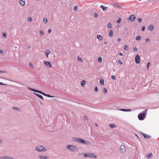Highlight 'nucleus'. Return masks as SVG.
Masks as SVG:
<instances>
[{
    "label": "nucleus",
    "instance_id": "obj_62",
    "mask_svg": "<svg viewBox=\"0 0 159 159\" xmlns=\"http://www.w3.org/2000/svg\"><path fill=\"white\" fill-rule=\"evenodd\" d=\"M40 104H42V102H40Z\"/></svg>",
    "mask_w": 159,
    "mask_h": 159
},
{
    "label": "nucleus",
    "instance_id": "obj_29",
    "mask_svg": "<svg viewBox=\"0 0 159 159\" xmlns=\"http://www.w3.org/2000/svg\"><path fill=\"white\" fill-rule=\"evenodd\" d=\"M128 47L127 45H125L124 47V49L126 51H127L128 50Z\"/></svg>",
    "mask_w": 159,
    "mask_h": 159
},
{
    "label": "nucleus",
    "instance_id": "obj_16",
    "mask_svg": "<svg viewBox=\"0 0 159 159\" xmlns=\"http://www.w3.org/2000/svg\"><path fill=\"white\" fill-rule=\"evenodd\" d=\"M19 2L22 6H24L25 5V2L24 1L22 0H20L19 1Z\"/></svg>",
    "mask_w": 159,
    "mask_h": 159
},
{
    "label": "nucleus",
    "instance_id": "obj_31",
    "mask_svg": "<svg viewBox=\"0 0 159 159\" xmlns=\"http://www.w3.org/2000/svg\"><path fill=\"white\" fill-rule=\"evenodd\" d=\"M43 21L45 24H46L48 22V20L46 18H44L43 20Z\"/></svg>",
    "mask_w": 159,
    "mask_h": 159
},
{
    "label": "nucleus",
    "instance_id": "obj_49",
    "mask_svg": "<svg viewBox=\"0 0 159 159\" xmlns=\"http://www.w3.org/2000/svg\"><path fill=\"white\" fill-rule=\"evenodd\" d=\"M7 84H4L2 82H0V85H6Z\"/></svg>",
    "mask_w": 159,
    "mask_h": 159
},
{
    "label": "nucleus",
    "instance_id": "obj_19",
    "mask_svg": "<svg viewBox=\"0 0 159 159\" xmlns=\"http://www.w3.org/2000/svg\"><path fill=\"white\" fill-rule=\"evenodd\" d=\"M153 28H154V26H153V25H151L150 26H149L148 27V29L150 31H152L153 30Z\"/></svg>",
    "mask_w": 159,
    "mask_h": 159
},
{
    "label": "nucleus",
    "instance_id": "obj_11",
    "mask_svg": "<svg viewBox=\"0 0 159 159\" xmlns=\"http://www.w3.org/2000/svg\"><path fill=\"white\" fill-rule=\"evenodd\" d=\"M0 159H14V158L11 157L5 156L4 157H0Z\"/></svg>",
    "mask_w": 159,
    "mask_h": 159
},
{
    "label": "nucleus",
    "instance_id": "obj_42",
    "mask_svg": "<svg viewBox=\"0 0 159 159\" xmlns=\"http://www.w3.org/2000/svg\"><path fill=\"white\" fill-rule=\"evenodd\" d=\"M133 50L134 51L136 52V51H137L138 49L136 47H134V48Z\"/></svg>",
    "mask_w": 159,
    "mask_h": 159
},
{
    "label": "nucleus",
    "instance_id": "obj_39",
    "mask_svg": "<svg viewBox=\"0 0 159 159\" xmlns=\"http://www.w3.org/2000/svg\"><path fill=\"white\" fill-rule=\"evenodd\" d=\"M111 78L113 80H116V77L114 75H112L111 76Z\"/></svg>",
    "mask_w": 159,
    "mask_h": 159
},
{
    "label": "nucleus",
    "instance_id": "obj_46",
    "mask_svg": "<svg viewBox=\"0 0 159 159\" xmlns=\"http://www.w3.org/2000/svg\"><path fill=\"white\" fill-rule=\"evenodd\" d=\"M46 97H50V98H52L53 97L49 95V94H47Z\"/></svg>",
    "mask_w": 159,
    "mask_h": 159
},
{
    "label": "nucleus",
    "instance_id": "obj_59",
    "mask_svg": "<svg viewBox=\"0 0 159 159\" xmlns=\"http://www.w3.org/2000/svg\"><path fill=\"white\" fill-rule=\"evenodd\" d=\"M95 125L97 127L98 126V125L97 124H96V123L95 124Z\"/></svg>",
    "mask_w": 159,
    "mask_h": 159
},
{
    "label": "nucleus",
    "instance_id": "obj_55",
    "mask_svg": "<svg viewBox=\"0 0 159 159\" xmlns=\"http://www.w3.org/2000/svg\"><path fill=\"white\" fill-rule=\"evenodd\" d=\"M115 6L117 7H120L119 5L118 4L116 5Z\"/></svg>",
    "mask_w": 159,
    "mask_h": 159
},
{
    "label": "nucleus",
    "instance_id": "obj_2",
    "mask_svg": "<svg viewBox=\"0 0 159 159\" xmlns=\"http://www.w3.org/2000/svg\"><path fill=\"white\" fill-rule=\"evenodd\" d=\"M66 147L67 150H69L72 152L77 151L78 150L77 147L73 145H67Z\"/></svg>",
    "mask_w": 159,
    "mask_h": 159
},
{
    "label": "nucleus",
    "instance_id": "obj_7",
    "mask_svg": "<svg viewBox=\"0 0 159 159\" xmlns=\"http://www.w3.org/2000/svg\"><path fill=\"white\" fill-rule=\"evenodd\" d=\"M120 151L121 153H124L126 151V148L125 146L122 145L120 147Z\"/></svg>",
    "mask_w": 159,
    "mask_h": 159
},
{
    "label": "nucleus",
    "instance_id": "obj_10",
    "mask_svg": "<svg viewBox=\"0 0 159 159\" xmlns=\"http://www.w3.org/2000/svg\"><path fill=\"white\" fill-rule=\"evenodd\" d=\"M44 63L47 66L51 67H52V65L51 63L49 61H44Z\"/></svg>",
    "mask_w": 159,
    "mask_h": 159
},
{
    "label": "nucleus",
    "instance_id": "obj_14",
    "mask_svg": "<svg viewBox=\"0 0 159 159\" xmlns=\"http://www.w3.org/2000/svg\"><path fill=\"white\" fill-rule=\"evenodd\" d=\"M119 110L122 111H131V110L130 109H122V108H120L119 109Z\"/></svg>",
    "mask_w": 159,
    "mask_h": 159
},
{
    "label": "nucleus",
    "instance_id": "obj_9",
    "mask_svg": "<svg viewBox=\"0 0 159 159\" xmlns=\"http://www.w3.org/2000/svg\"><path fill=\"white\" fill-rule=\"evenodd\" d=\"M38 157L40 159H48V158L47 156H44L41 155H39Z\"/></svg>",
    "mask_w": 159,
    "mask_h": 159
},
{
    "label": "nucleus",
    "instance_id": "obj_6",
    "mask_svg": "<svg viewBox=\"0 0 159 159\" xmlns=\"http://www.w3.org/2000/svg\"><path fill=\"white\" fill-rule=\"evenodd\" d=\"M28 88L30 90H31V91H33L35 92H37V93H41V94L44 95V96H46L47 94L44 93H43V92H42V91H40L38 90H36V89H34L31 88H29V87H28Z\"/></svg>",
    "mask_w": 159,
    "mask_h": 159
},
{
    "label": "nucleus",
    "instance_id": "obj_12",
    "mask_svg": "<svg viewBox=\"0 0 159 159\" xmlns=\"http://www.w3.org/2000/svg\"><path fill=\"white\" fill-rule=\"evenodd\" d=\"M142 134L144 137L145 139H149L151 137V136L149 135H147V134L143 133H142Z\"/></svg>",
    "mask_w": 159,
    "mask_h": 159
},
{
    "label": "nucleus",
    "instance_id": "obj_37",
    "mask_svg": "<svg viewBox=\"0 0 159 159\" xmlns=\"http://www.w3.org/2000/svg\"><path fill=\"white\" fill-rule=\"evenodd\" d=\"M40 32V34L42 35H43L44 34V33L43 31V30H40L39 31Z\"/></svg>",
    "mask_w": 159,
    "mask_h": 159
},
{
    "label": "nucleus",
    "instance_id": "obj_34",
    "mask_svg": "<svg viewBox=\"0 0 159 159\" xmlns=\"http://www.w3.org/2000/svg\"><path fill=\"white\" fill-rule=\"evenodd\" d=\"M28 21L31 22L32 21V18L31 17H28Z\"/></svg>",
    "mask_w": 159,
    "mask_h": 159
},
{
    "label": "nucleus",
    "instance_id": "obj_40",
    "mask_svg": "<svg viewBox=\"0 0 159 159\" xmlns=\"http://www.w3.org/2000/svg\"><path fill=\"white\" fill-rule=\"evenodd\" d=\"M94 16L95 18H97L98 16V15L96 13H94Z\"/></svg>",
    "mask_w": 159,
    "mask_h": 159
},
{
    "label": "nucleus",
    "instance_id": "obj_50",
    "mask_svg": "<svg viewBox=\"0 0 159 159\" xmlns=\"http://www.w3.org/2000/svg\"><path fill=\"white\" fill-rule=\"evenodd\" d=\"M150 65V62H148L147 64V67L148 69V68L149 66Z\"/></svg>",
    "mask_w": 159,
    "mask_h": 159
},
{
    "label": "nucleus",
    "instance_id": "obj_5",
    "mask_svg": "<svg viewBox=\"0 0 159 159\" xmlns=\"http://www.w3.org/2000/svg\"><path fill=\"white\" fill-rule=\"evenodd\" d=\"M145 113H139L138 115V118L140 120H143L145 118Z\"/></svg>",
    "mask_w": 159,
    "mask_h": 159
},
{
    "label": "nucleus",
    "instance_id": "obj_15",
    "mask_svg": "<svg viewBox=\"0 0 159 159\" xmlns=\"http://www.w3.org/2000/svg\"><path fill=\"white\" fill-rule=\"evenodd\" d=\"M146 157H147L148 159L150 158H152V153H150L148 154H147L146 155Z\"/></svg>",
    "mask_w": 159,
    "mask_h": 159
},
{
    "label": "nucleus",
    "instance_id": "obj_52",
    "mask_svg": "<svg viewBox=\"0 0 159 159\" xmlns=\"http://www.w3.org/2000/svg\"><path fill=\"white\" fill-rule=\"evenodd\" d=\"M0 53L1 54L3 53V51L1 50H0Z\"/></svg>",
    "mask_w": 159,
    "mask_h": 159
},
{
    "label": "nucleus",
    "instance_id": "obj_1",
    "mask_svg": "<svg viewBox=\"0 0 159 159\" xmlns=\"http://www.w3.org/2000/svg\"><path fill=\"white\" fill-rule=\"evenodd\" d=\"M72 140L76 142L80 143L85 145H89V142L86 141L84 139L78 137H74L72 139Z\"/></svg>",
    "mask_w": 159,
    "mask_h": 159
},
{
    "label": "nucleus",
    "instance_id": "obj_51",
    "mask_svg": "<svg viewBox=\"0 0 159 159\" xmlns=\"http://www.w3.org/2000/svg\"><path fill=\"white\" fill-rule=\"evenodd\" d=\"M2 143H3L2 140V139H0V144H2Z\"/></svg>",
    "mask_w": 159,
    "mask_h": 159
},
{
    "label": "nucleus",
    "instance_id": "obj_20",
    "mask_svg": "<svg viewBox=\"0 0 159 159\" xmlns=\"http://www.w3.org/2000/svg\"><path fill=\"white\" fill-rule=\"evenodd\" d=\"M97 38L99 40H101L102 39V37L101 35H98L97 36Z\"/></svg>",
    "mask_w": 159,
    "mask_h": 159
},
{
    "label": "nucleus",
    "instance_id": "obj_47",
    "mask_svg": "<svg viewBox=\"0 0 159 159\" xmlns=\"http://www.w3.org/2000/svg\"><path fill=\"white\" fill-rule=\"evenodd\" d=\"M145 27L144 26H143L142 27L141 30L143 31H144L145 30Z\"/></svg>",
    "mask_w": 159,
    "mask_h": 159
},
{
    "label": "nucleus",
    "instance_id": "obj_45",
    "mask_svg": "<svg viewBox=\"0 0 159 159\" xmlns=\"http://www.w3.org/2000/svg\"><path fill=\"white\" fill-rule=\"evenodd\" d=\"M118 62L120 65H122V61L120 60L118 61Z\"/></svg>",
    "mask_w": 159,
    "mask_h": 159
},
{
    "label": "nucleus",
    "instance_id": "obj_13",
    "mask_svg": "<svg viewBox=\"0 0 159 159\" xmlns=\"http://www.w3.org/2000/svg\"><path fill=\"white\" fill-rule=\"evenodd\" d=\"M135 16L134 15H131L129 17L130 20L132 21H134L135 19Z\"/></svg>",
    "mask_w": 159,
    "mask_h": 159
},
{
    "label": "nucleus",
    "instance_id": "obj_41",
    "mask_svg": "<svg viewBox=\"0 0 159 159\" xmlns=\"http://www.w3.org/2000/svg\"><path fill=\"white\" fill-rule=\"evenodd\" d=\"M138 21L139 22H141L142 21V19L141 18H139L138 19Z\"/></svg>",
    "mask_w": 159,
    "mask_h": 159
},
{
    "label": "nucleus",
    "instance_id": "obj_44",
    "mask_svg": "<svg viewBox=\"0 0 159 159\" xmlns=\"http://www.w3.org/2000/svg\"><path fill=\"white\" fill-rule=\"evenodd\" d=\"M145 41L146 42H148L150 41V40L149 39H145Z\"/></svg>",
    "mask_w": 159,
    "mask_h": 159
},
{
    "label": "nucleus",
    "instance_id": "obj_32",
    "mask_svg": "<svg viewBox=\"0 0 159 159\" xmlns=\"http://www.w3.org/2000/svg\"><path fill=\"white\" fill-rule=\"evenodd\" d=\"M78 60L80 62H82L83 61L82 59L80 57H78Z\"/></svg>",
    "mask_w": 159,
    "mask_h": 159
},
{
    "label": "nucleus",
    "instance_id": "obj_35",
    "mask_svg": "<svg viewBox=\"0 0 159 159\" xmlns=\"http://www.w3.org/2000/svg\"><path fill=\"white\" fill-rule=\"evenodd\" d=\"M94 90L95 92H97L98 91V87L97 86H96L94 88Z\"/></svg>",
    "mask_w": 159,
    "mask_h": 159
},
{
    "label": "nucleus",
    "instance_id": "obj_60",
    "mask_svg": "<svg viewBox=\"0 0 159 159\" xmlns=\"http://www.w3.org/2000/svg\"><path fill=\"white\" fill-rule=\"evenodd\" d=\"M0 72L1 73H3V72L2 71H0Z\"/></svg>",
    "mask_w": 159,
    "mask_h": 159
},
{
    "label": "nucleus",
    "instance_id": "obj_36",
    "mask_svg": "<svg viewBox=\"0 0 159 159\" xmlns=\"http://www.w3.org/2000/svg\"><path fill=\"white\" fill-rule=\"evenodd\" d=\"M121 19L120 18L117 21V23L119 24L120 23L121 21Z\"/></svg>",
    "mask_w": 159,
    "mask_h": 159
},
{
    "label": "nucleus",
    "instance_id": "obj_21",
    "mask_svg": "<svg viewBox=\"0 0 159 159\" xmlns=\"http://www.w3.org/2000/svg\"><path fill=\"white\" fill-rule=\"evenodd\" d=\"M86 82L84 80H83L81 82V85L82 86L84 87L85 84Z\"/></svg>",
    "mask_w": 159,
    "mask_h": 159
},
{
    "label": "nucleus",
    "instance_id": "obj_58",
    "mask_svg": "<svg viewBox=\"0 0 159 159\" xmlns=\"http://www.w3.org/2000/svg\"><path fill=\"white\" fill-rule=\"evenodd\" d=\"M27 48L29 49H30V48H31V47L30 46H28V47H27Z\"/></svg>",
    "mask_w": 159,
    "mask_h": 159
},
{
    "label": "nucleus",
    "instance_id": "obj_30",
    "mask_svg": "<svg viewBox=\"0 0 159 159\" xmlns=\"http://www.w3.org/2000/svg\"><path fill=\"white\" fill-rule=\"evenodd\" d=\"M108 26L110 29H111L112 28V26L111 23H109L108 24Z\"/></svg>",
    "mask_w": 159,
    "mask_h": 159
},
{
    "label": "nucleus",
    "instance_id": "obj_56",
    "mask_svg": "<svg viewBox=\"0 0 159 159\" xmlns=\"http://www.w3.org/2000/svg\"><path fill=\"white\" fill-rule=\"evenodd\" d=\"M121 41V39H118V41L119 42H120Z\"/></svg>",
    "mask_w": 159,
    "mask_h": 159
},
{
    "label": "nucleus",
    "instance_id": "obj_57",
    "mask_svg": "<svg viewBox=\"0 0 159 159\" xmlns=\"http://www.w3.org/2000/svg\"><path fill=\"white\" fill-rule=\"evenodd\" d=\"M30 67H31L32 66V67H33V65L32 64H31V63L30 64Z\"/></svg>",
    "mask_w": 159,
    "mask_h": 159
},
{
    "label": "nucleus",
    "instance_id": "obj_22",
    "mask_svg": "<svg viewBox=\"0 0 159 159\" xmlns=\"http://www.w3.org/2000/svg\"><path fill=\"white\" fill-rule=\"evenodd\" d=\"M34 94L36 95L37 96H38V97H39V98H41V99H42L43 100L44 99H43V97L40 95H39L38 94H37V93H34Z\"/></svg>",
    "mask_w": 159,
    "mask_h": 159
},
{
    "label": "nucleus",
    "instance_id": "obj_17",
    "mask_svg": "<svg viewBox=\"0 0 159 159\" xmlns=\"http://www.w3.org/2000/svg\"><path fill=\"white\" fill-rule=\"evenodd\" d=\"M46 54L47 57H48V55L51 53V52L49 50H47L45 52Z\"/></svg>",
    "mask_w": 159,
    "mask_h": 159
},
{
    "label": "nucleus",
    "instance_id": "obj_3",
    "mask_svg": "<svg viewBox=\"0 0 159 159\" xmlns=\"http://www.w3.org/2000/svg\"><path fill=\"white\" fill-rule=\"evenodd\" d=\"M82 155L85 157H90L96 158V156L92 153L88 152L86 153H82Z\"/></svg>",
    "mask_w": 159,
    "mask_h": 159
},
{
    "label": "nucleus",
    "instance_id": "obj_18",
    "mask_svg": "<svg viewBox=\"0 0 159 159\" xmlns=\"http://www.w3.org/2000/svg\"><path fill=\"white\" fill-rule=\"evenodd\" d=\"M104 80L102 79H101L100 80V84L102 85H104Z\"/></svg>",
    "mask_w": 159,
    "mask_h": 159
},
{
    "label": "nucleus",
    "instance_id": "obj_38",
    "mask_svg": "<svg viewBox=\"0 0 159 159\" xmlns=\"http://www.w3.org/2000/svg\"><path fill=\"white\" fill-rule=\"evenodd\" d=\"M3 37L4 38H6L7 37V34L6 33H3Z\"/></svg>",
    "mask_w": 159,
    "mask_h": 159
},
{
    "label": "nucleus",
    "instance_id": "obj_53",
    "mask_svg": "<svg viewBox=\"0 0 159 159\" xmlns=\"http://www.w3.org/2000/svg\"><path fill=\"white\" fill-rule=\"evenodd\" d=\"M119 55L121 56H122L123 55L122 53L121 52H120L119 53Z\"/></svg>",
    "mask_w": 159,
    "mask_h": 159
},
{
    "label": "nucleus",
    "instance_id": "obj_8",
    "mask_svg": "<svg viewBox=\"0 0 159 159\" xmlns=\"http://www.w3.org/2000/svg\"><path fill=\"white\" fill-rule=\"evenodd\" d=\"M140 59L139 56V55H137L136 56L135 58V62L137 64H139L140 62Z\"/></svg>",
    "mask_w": 159,
    "mask_h": 159
},
{
    "label": "nucleus",
    "instance_id": "obj_25",
    "mask_svg": "<svg viewBox=\"0 0 159 159\" xmlns=\"http://www.w3.org/2000/svg\"><path fill=\"white\" fill-rule=\"evenodd\" d=\"M113 35V32L112 30H110L109 31V36L110 37H112Z\"/></svg>",
    "mask_w": 159,
    "mask_h": 159
},
{
    "label": "nucleus",
    "instance_id": "obj_4",
    "mask_svg": "<svg viewBox=\"0 0 159 159\" xmlns=\"http://www.w3.org/2000/svg\"><path fill=\"white\" fill-rule=\"evenodd\" d=\"M35 150L41 152H44L47 151V149L41 146H38L35 148Z\"/></svg>",
    "mask_w": 159,
    "mask_h": 159
},
{
    "label": "nucleus",
    "instance_id": "obj_26",
    "mask_svg": "<svg viewBox=\"0 0 159 159\" xmlns=\"http://www.w3.org/2000/svg\"><path fill=\"white\" fill-rule=\"evenodd\" d=\"M12 108L14 110H16L18 111H20L19 108L17 107H12Z\"/></svg>",
    "mask_w": 159,
    "mask_h": 159
},
{
    "label": "nucleus",
    "instance_id": "obj_33",
    "mask_svg": "<svg viewBox=\"0 0 159 159\" xmlns=\"http://www.w3.org/2000/svg\"><path fill=\"white\" fill-rule=\"evenodd\" d=\"M103 91L104 93H105L107 92V90L106 89L104 88L103 89Z\"/></svg>",
    "mask_w": 159,
    "mask_h": 159
},
{
    "label": "nucleus",
    "instance_id": "obj_43",
    "mask_svg": "<svg viewBox=\"0 0 159 159\" xmlns=\"http://www.w3.org/2000/svg\"><path fill=\"white\" fill-rule=\"evenodd\" d=\"M77 8H78V7L77 6H75L74 7V11H76L77 9Z\"/></svg>",
    "mask_w": 159,
    "mask_h": 159
},
{
    "label": "nucleus",
    "instance_id": "obj_48",
    "mask_svg": "<svg viewBox=\"0 0 159 159\" xmlns=\"http://www.w3.org/2000/svg\"><path fill=\"white\" fill-rule=\"evenodd\" d=\"M84 119L85 120H88V117L87 116H85L84 117Z\"/></svg>",
    "mask_w": 159,
    "mask_h": 159
},
{
    "label": "nucleus",
    "instance_id": "obj_28",
    "mask_svg": "<svg viewBox=\"0 0 159 159\" xmlns=\"http://www.w3.org/2000/svg\"><path fill=\"white\" fill-rule=\"evenodd\" d=\"M136 40L139 41L141 39V37L140 35L138 36L136 38Z\"/></svg>",
    "mask_w": 159,
    "mask_h": 159
},
{
    "label": "nucleus",
    "instance_id": "obj_27",
    "mask_svg": "<svg viewBox=\"0 0 159 159\" xmlns=\"http://www.w3.org/2000/svg\"><path fill=\"white\" fill-rule=\"evenodd\" d=\"M102 59L101 57H98V61L99 63H101L102 62Z\"/></svg>",
    "mask_w": 159,
    "mask_h": 159
},
{
    "label": "nucleus",
    "instance_id": "obj_61",
    "mask_svg": "<svg viewBox=\"0 0 159 159\" xmlns=\"http://www.w3.org/2000/svg\"><path fill=\"white\" fill-rule=\"evenodd\" d=\"M107 42H104V44H107Z\"/></svg>",
    "mask_w": 159,
    "mask_h": 159
},
{
    "label": "nucleus",
    "instance_id": "obj_54",
    "mask_svg": "<svg viewBox=\"0 0 159 159\" xmlns=\"http://www.w3.org/2000/svg\"><path fill=\"white\" fill-rule=\"evenodd\" d=\"M51 29H49L48 30V33H50L51 32Z\"/></svg>",
    "mask_w": 159,
    "mask_h": 159
},
{
    "label": "nucleus",
    "instance_id": "obj_24",
    "mask_svg": "<svg viewBox=\"0 0 159 159\" xmlns=\"http://www.w3.org/2000/svg\"><path fill=\"white\" fill-rule=\"evenodd\" d=\"M100 8H102V10L103 11H104L107 8V7H104L102 5H101L100 6Z\"/></svg>",
    "mask_w": 159,
    "mask_h": 159
},
{
    "label": "nucleus",
    "instance_id": "obj_23",
    "mask_svg": "<svg viewBox=\"0 0 159 159\" xmlns=\"http://www.w3.org/2000/svg\"><path fill=\"white\" fill-rule=\"evenodd\" d=\"M109 126L111 128H113L115 127H116L115 124H112L109 125Z\"/></svg>",
    "mask_w": 159,
    "mask_h": 159
}]
</instances>
